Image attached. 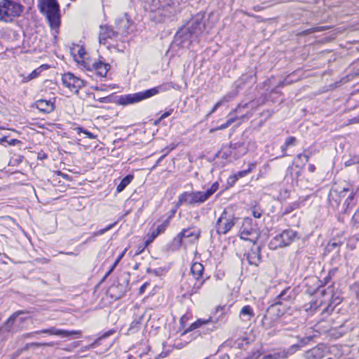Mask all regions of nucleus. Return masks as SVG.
Instances as JSON below:
<instances>
[{
    "label": "nucleus",
    "mask_w": 359,
    "mask_h": 359,
    "mask_svg": "<svg viewBox=\"0 0 359 359\" xmlns=\"http://www.w3.org/2000/svg\"><path fill=\"white\" fill-rule=\"evenodd\" d=\"M252 219L246 217L243 219L242 226L240 229V236L241 239L243 240H249L253 241L255 238H257V236H253L254 234H256L254 229L252 227Z\"/></svg>",
    "instance_id": "obj_13"
},
{
    "label": "nucleus",
    "mask_w": 359,
    "mask_h": 359,
    "mask_svg": "<svg viewBox=\"0 0 359 359\" xmlns=\"http://www.w3.org/2000/svg\"><path fill=\"white\" fill-rule=\"evenodd\" d=\"M151 11L161 15L169 16L175 11V4L172 0H152Z\"/></svg>",
    "instance_id": "obj_8"
},
{
    "label": "nucleus",
    "mask_w": 359,
    "mask_h": 359,
    "mask_svg": "<svg viewBox=\"0 0 359 359\" xmlns=\"http://www.w3.org/2000/svg\"><path fill=\"white\" fill-rule=\"evenodd\" d=\"M204 267L202 264L199 262H195L191 267V276L196 278V279H203V273Z\"/></svg>",
    "instance_id": "obj_25"
},
{
    "label": "nucleus",
    "mask_w": 359,
    "mask_h": 359,
    "mask_svg": "<svg viewBox=\"0 0 359 359\" xmlns=\"http://www.w3.org/2000/svg\"><path fill=\"white\" fill-rule=\"evenodd\" d=\"M207 201L203 191H185L178 197L176 206L185 204L187 205H195L203 203Z\"/></svg>",
    "instance_id": "obj_7"
},
{
    "label": "nucleus",
    "mask_w": 359,
    "mask_h": 359,
    "mask_svg": "<svg viewBox=\"0 0 359 359\" xmlns=\"http://www.w3.org/2000/svg\"><path fill=\"white\" fill-rule=\"evenodd\" d=\"M228 127H229L228 123H224L220 125L219 126H217L215 128H212L210 132V133H213V132L217 131V130H222L227 128Z\"/></svg>",
    "instance_id": "obj_44"
},
{
    "label": "nucleus",
    "mask_w": 359,
    "mask_h": 359,
    "mask_svg": "<svg viewBox=\"0 0 359 359\" xmlns=\"http://www.w3.org/2000/svg\"><path fill=\"white\" fill-rule=\"evenodd\" d=\"M161 90V86H157L136 93L121 95L118 98V103L122 105L134 104L157 95Z\"/></svg>",
    "instance_id": "obj_5"
},
{
    "label": "nucleus",
    "mask_w": 359,
    "mask_h": 359,
    "mask_svg": "<svg viewBox=\"0 0 359 359\" xmlns=\"http://www.w3.org/2000/svg\"><path fill=\"white\" fill-rule=\"evenodd\" d=\"M349 191L350 189L348 188H344L340 191L335 189L330 190L328 194V201L330 208L334 211L339 208L341 199L346 196V194Z\"/></svg>",
    "instance_id": "obj_12"
},
{
    "label": "nucleus",
    "mask_w": 359,
    "mask_h": 359,
    "mask_svg": "<svg viewBox=\"0 0 359 359\" xmlns=\"http://www.w3.org/2000/svg\"><path fill=\"white\" fill-rule=\"evenodd\" d=\"M63 85L74 93L77 94L80 88L85 86L83 80L76 77L73 74L68 72L62 75Z\"/></svg>",
    "instance_id": "obj_10"
},
{
    "label": "nucleus",
    "mask_w": 359,
    "mask_h": 359,
    "mask_svg": "<svg viewBox=\"0 0 359 359\" xmlns=\"http://www.w3.org/2000/svg\"><path fill=\"white\" fill-rule=\"evenodd\" d=\"M115 224H116V222L108 225L107 227H105L102 229H100L96 232H94L93 233V236L96 237V236H101V235L104 234L105 232H107V231L112 229L115 226Z\"/></svg>",
    "instance_id": "obj_37"
},
{
    "label": "nucleus",
    "mask_w": 359,
    "mask_h": 359,
    "mask_svg": "<svg viewBox=\"0 0 359 359\" xmlns=\"http://www.w3.org/2000/svg\"><path fill=\"white\" fill-rule=\"evenodd\" d=\"M75 130L77 132V134H79V135H80L81 133L85 134L86 135V137H88L89 139L94 140V139L97 138V135L89 132L88 130H87L86 129H85L83 128L78 127V128H75Z\"/></svg>",
    "instance_id": "obj_33"
},
{
    "label": "nucleus",
    "mask_w": 359,
    "mask_h": 359,
    "mask_svg": "<svg viewBox=\"0 0 359 359\" xmlns=\"http://www.w3.org/2000/svg\"><path fill=\"white\" fill-rule=\"evenodd\" d=\"M39 8L46 15L51 28H57L60 24L59 4L56 0H39Z\"/></svg>",
    "instance_id": "obj_3"
},
{
    "label": "nucleus",
    "mask_w": 359,
    "mask_h": 359,
    "mask_svg": "<svg viewBox=\"0 0 359 359\" xmlns=\"http://www.w3.org/2000/svg\"><path fill=\"white\" fill-rule=\"evenodd\" d=\"M246 257L250 265L257 266L261 262L260 248L257 247L255 249H252L246 255Z\"/></svg>",
    "instance_id": "obj_22"
},
{
    "label": "nucleus",
    "mask_w": 359,
    "mask_h": 359,
    "mask_svg": "<svg viewBox=\"0 0 359 359\" xmlns=\"http://www.w3.org/2000/svg\"><path fill=\"white\" fill-rule=\"evenodd\" d=\"M297 236L296 231L288 229L277 235L270 243L271 248H282L289 245Z\"/></svg>",
    "instance_id": "obj_9"
},
{
    "label": "nucleus",
    "mask_w": 359,
    "mask_h": 359,
    "mask_svg": "<svg viewBox=\"0 0 359 359\" xmlns=\"http://www.w3.org/2000/svg\"><path fill=\"white\" fill-rule=\"evenodd\" d=\"M133 179V175H128L126 176L123 179H122L121 182L118 184V186L116 187V191L118 193H120L122 191H123L124 189L132 182Z\"/></svg>",
    "instance_id": "obj_28"
},
{
    "label": "nucleus",
    "mask_w": 359,
    "mask_h": 359,
    "mask_svg": "<svg viewBox=\"0 0 359 359\" xmlns=\"http://www.w3.org/2000/svg\"><path fill=\"white\" fill-rule=\"evenodd\" d=\"M100 29L99 41L100 43L106 44L108 39H113L118 34L116 31L107 25H101Z\"/></svg>",
    "instance_id": "obj_18"
},
{
    "label": "nucleus",
    "mask_w": 359,
    "mask_h": 359,
    "mask_svg": "<svg viewBox=\"0 0 359 359\" xmlns=\"http://www.w3.org/2000/svg\"><path fill=\"white\" fill-rule=\"evenodd\" d=\"M36 107L43 113H50L54 110V103L50 100L43 99L39 100L35 103Z\"/></svg>",
    "instance_id": "obj_23"
},
{
    "label": "nucleus",
    "mask_w": 359,
    "mask_h": 359,
    "mask_svg": "<svg viewBox=\"0 0 359 359\" xmlns=\"http://www.w3.org/2000/svg\"><path fill=\"white\" fill-rule=\"evenodd\" d=\"M23 6L12 0L0 1V20L11 22L15 18L19 17L23 12Z\"/></svg>",
    "instance_id": "obj_4"
},
{
    "label": "nucleus",
    "mask_w": 359,
    "mask_h": 359,
    "mask_svg": "<svg viewBox=\"0 0 359 359\" xmlns=\"http://www.w3.org/2000/svg\"><path fill=\"white\" fill-rule=\"evenodd\" d=\"M86 54V53L84 48L80 47L78 50L77 56L75 59L78 63L82 62V65L83 67L85 65L84 63H88L87 62L84 61Z\"/></svg>",
    "instance_id": "obj_31"
},
{
    "label": "nucleus",
    "mask_w": 359,
    "mask_h": 359,
    "mask_svg": "<svg viewBox=\"0 0 359 359\" xmlns=\"http://www.w3.org/2000/svg\"><path fill=\"white\" fill-rule=\"evenodd\" d=\"M5 142L8 143L7 137L4 136L0 138V144H4Z\"/></svg>",
    "instance_id": "obj_57"
},
{
    "label": "nucleus",
    "mask_w": 359,
    "mask_h": 359,
    "mask_svg": "<svg viewBox=\"0 0 359 359\" xmlns=\"http://www.w3.org/2000/svg\"><path fill=\"white\" fill-rule=\"evenodd\" d=\"M312 339H313V337H306V338L303 339L302 340V342L304 343V344H306V342L310 341L311 340H312Z\"/></svg>",
    "instance_id": "obj_60"
},
{
    "label": "nucleus",
    "mask_w": 359,
    "mask_h": 359,
    "mask_svg": "<svg viewBox=\"0 0 359 359\" xmlns=\"http://www.w3.org/2000/svg\"><path fill=\"white\" fill-rule=\"evenodd\" d=\"M194 236L196 238H198L199 236V233H196L195 231L191 229H187L182 230L177 236V238L181 242L182 238H190Z\"/></svg>",
    "instance_id": "obj_27"
},
{
    "label": "nucleus",
    "mask_w": 359,
    "mask_h": 359,
    "mask_svg": "<svg viewBox=\"0 0 359 359\" xmlns=\"http://www.w3.org/2000/svg\"><path fill=\"white\" fill-rule=\"evenodd\" d=\"M300 348V346L298 344L292 345L290 347L287 353H275L273 354H269L264 356L266 359H284L287 358V354L290 353V354H292L296 351L299 350Z\"/></svg>",
    "instance_id": "obj_24"
},
{
    "label": "nucleus",
    "mask_w": 359,
    "mask_h": 359,
    "mask_svg": "<svg viewBox=\"0 0 359 359\" xmlns=\"http://www.w3.org/2000/svg\"><path fill=\"white\" fill-rule=\"evenodd\" d=\"M115 330H110L106 332H104L102 336H100V337H98L95 341V342H93V344H91L90 345H89L88 346H86L83 348L84 351H86V350H88L90 348H94L97 344H98V341L101 339H106L108 337L112 335L113 334L115 333Z\"/></svg>",
    "instance_id": "obj_29"
},
{
    "label": "nucleus",
    "mask_w": 359,
    "mask_h": 359,
    "mask_svg": "<svg viewBox=\"0 0 359 359\" xmlns=\"http://www.w3.org/2000/svg\"><path fill=\"white\" fill-rule=\"evenodd\" d=\"M47 158V155L44 153H39L38 155V158L42 160Z\"/></svg>",
    "instance_id": "obj_59"
},
{
    "label": "nucleus",
    "mask_w": 359,
    "mask_h": 359,
    "mask_svg": "<svg viewBox=\"0 0 359 359\" xmlns=\"http://www.w3.org/2000/svg\"><path fill=\"white\" fill-rule=\"evenodd\" d=\"M35 333L36 334L43 333V334H48L50 335H57V336H61L63 337H69L71 335H74V334L79 335V334H81V331H76V330L68 331V330H65L57 329L55 327H51L48 329H44V330H41L39 331H36Z\"/></svg>",
    "instance_id": "obj_16"
},
{
    "label": "nucleus",
    "mask_w": 359,
    "mask_h": 359,
    "mask_svg": "<svg viewBox=\"0 0 359 359\" xmlns=\"http://www.w3.org/2000/svg\"><path fill=\"white\" fill-rule=\"evenodd\" d=\"M172 215L169 216L161 225L157 226L156 229L158 230V231L160 233H163L165 231V229H167V227L169 226L170 221V219L172 218Z\"/></svg>",
    "instance_id": "obj_35"
},
{
    "label": "nucleus",
    "mask_w": 359,
    "mask_h": 359,
    "mask_svg": "<svg viewBox=\"0 0 359 359\" xmlns=\"http://www.w3.org/2000/svg\"><path fill=\"white\" fill-rule=\"evenodd\" d=\"M297 158V159L302 160L303 161V165L307 163L309 160V156L305 154H298Z\"/></svg>",
    "instance_id": "obj_41"
},
{
    "label": "nucleus",
    "mask_w": 359,
    "mask_h": 359,
    "mask_svg": "<svg viewBox=\"0 0 359 359\" xmlns=\"http://www.w3.org/2000/svg\"><path fill=\"white\" fill-rule=\"evenodd\" d=\"M176 147V145L175 144H171L170 145H169L168 147H165L163 151H166V154H168L169 152H170L171 151H172L173 149H175Z\"/></svg>",
    "instance_id": "obj_47"
},
{
    "label": "nucleus",
    "mask_w": 359,
    "mask_h": 359,
    "mask_svg": "<svg viewBox=\"0 0 359 359\" xmlns=\"http://www.w3.org/2000/svg\"><path fill=\"white\" fill-rule=\"evenodd\" d=\"M41 344L37 342H34L30 344L31 346L34 347H40Z\"/></svg>",
    "instance_id": "obj_64"
},
{
    "label": "nucleus",
    "mask_w": 359,
    "mask_h": 359,
    "mask_svg": "<svg viewBox=\"0 0 359 359\" xmlns=\"http://www.w3.org/2000/svg\"><path fill=\"white\" fill-rule=\"evenodd\" d=\"M205 327H206V330L208 332H212L216 328L215 324L212 323V318H209L205 320L198 319L196 322H194L189 326V327L185 331V332H189L196 329L203 328Z\"/></svg>",
    "instance_id": "obj_15"
},
{
    "label": "nucleus",
    "mask_w": 359,
    "mask_h": 359,
    "mask_svg": "<svg viewBox=\"0 0 359 359\" xmlns=\"http://www.w3.org/2000/svg\"><path fill=\"white\" fill-rule=\"evenodd\" d=\"M237 119V116H231L230 118H228V120L226 121V123H228V125L230 126L233 123L235 122V121Z\"/></svg>",
    "instance_id": "obj_49"
},
{
    "label": "nucleus",
    "mask_w": 359,
    "mask_h": 359,
    "mask_svg": "<svg viewBox=\"0 0 359 359\" xmlns=\"http://www.w3.org/2000/svg\"><path fill=\"white\" fill-rule=\"evenodd\" d=\"M20 141L17 139H11L10 140H8V144L10 145H15L17 143H19Z\"/></svg>",
    "instance_id": "obj_51"
},
{
    "label": "nucleus",
    "mask_w": 359,
    "mask_h": 359,
    "mask_svg": "<svg viewBox=\"0 0 359 359\" xmlns=\"http://www.w3.org/2000/svg\"><path fill=\"white\" fill-rule=\"evenodd\" d=\"M241 315L247 316L248 320H250L254 316V312L250 306H245L241 310Z\"/></svg>",
    "instance_id": "obj_32"
},
{
    "label": "nucleus",
    "mask_w": 359,
    "mask_h": 359,
    "mask_svg": "<svg viewBox=\"0 0 359 359\" xmlns=\"http://www.w3.org/2000/svg\"><path fill=\"white\" fill-rule=\"evenodd\" d=\"M327 29V27H312V28H310V29H308L306 30H304L303 32H302V34L304 35H307V34H311V33H313V32H322V31H324Z\"/></svg>",
    "instance_id": "obj_36"
},
{
    "label": "nucleus",
    "mask_w": 359,
    "mask_h": 359,
    "mask_svg": "<svg viewBox=\"0 0 359 359\" xmlns=\"http://www.w3.org/2000/svg\"><path fill=\"white\" fill-rule=\"evenodd\" d=\"M350 194L346 196L342 206L341 212L344 214L348 213L350 210L353 209L356 205L355 194L353 189L349 191Z\"/></svg>",
    "instance_id": "obj_20"
},
{
    "label": "nucleus",
    "mask_w": 359,
    "mask_h": 359,
    "mask_svg": "<svg viewBox=\"0 0 359 359\" xmlns=\"http://www.w3.org/2000/svg\"><path fill=\"white\" fill-rule=\"evenodd\" d=\"M84 64V68L90 72L94 71L98 76L102 77H104L107 75L110 68L109 64L102 62L101 61Z\"/></svg>",
    "instance_id": "obj_14"
},
{
    "label": "nucleus",
    "mask_w": 359,
    "mask_h": 359,
    "mask_svg": "<svg viewBox=\"0 0 359 359\" xmlns=\"http://www.w3.org/2000/svg\"><path fill=\"white\" fill-rule=\"evenodd\" d=\"M116 29L118 34L126 35L129 33L130 27V21L128 18V15L124 14L121 18L116 20Z\"/></svg>",
    "instance_id": "obj_17"
},
{
    "label": "nucleus",
    "mask_w": 359,
    "mask_h": 359,
    "mask_svg": "<svg viewBox=\"0 0 359 359\" xmlns=\"http://www.w3.org/2000/svg\"><path fill=\"white\" fill-rule=\"evenodd\" d=\"M299 207V204L297 203H294L292 205H291V210H293V209H296Z\"/></svg>",
    "instance_id": "obj_62"
},
{
    "label": "nucleus",
    "mask_w": 359,
    "mask_h": 359,
    "mask_svg": "<svg viewBox=\"0 0 359 359\" xmlns=\"http://www.w3.org/2000/svg\"><path fill=\"white\" fill-rule=\"evenodd\" d=\"M204 283L203 279H196L189 276L183 283L182 288L185 292V294L192 295L200 290Z\"/></svg>",
    "instance_id": "obj_11"
},
{
    "label": "nucleus",
    "mask_w": 359,
    "mask_h": 359,
    "mask_svg": "<svg viewBox=\"0 0 359 359\" xmlns=\"http://www.w3.org/2000/svg\"><path fill=\"white\" fill-rule=\"evenodd\" d=\"M289 147L288 146H286V144L284 143V144L281 147V151L283 152V156H287V154H286V150Z\"/></svg>",
    "instance_id": "obj_50"
},
{
    "label": "nucleus",
    "mask_w": 359,
    "mask_h": 359,
    "mask_svg": "<svg viewBox=\"0 0 359 359\" xmlns=\"http://www.w3.org/2000/svg\"><path fill=\"white\" fill-rule=\"evenodd\" d=\"M297 294L294 289L287 287L284 289L273 300V302L268 308L267 313L262 319V325L266 328L271 325L267 323L270 315H276L277 318L283 316L287 309V304L292 302L296 298Z\"/></svg>",
    "instance_id": "obj_2"
},
{
    "label": "nucleus",
    "mask_w": 359,
    "mask_h": 359,
    "mask_svg": "<svg viewBox=\"0 0 359 359\" xmlns=\"http://www.w3.org/2000/svg\"><path fill=\"white\" fill-rule=\"evenodd\" d=\"M350 123H359V116L355 117L349 121Z\"/></svg>",
    "instance_id": "obj_56"
},
{
    "label": "nucleus",
    "mask_w": 359,
    "mask_h": 359,
    "mask_svg": "<svg viewBox=\"0 0 359 359\" xmlns=\"http://www.w3.org/2000/svg\"><path fill=\"white\" fill-rule=\"evenodd\" d=\"M24 313L22 311H18L15 312L13 315H11L7 320L4 323L3 327L1 328V332H13V327L14 324L17 321V318L20 315Z\"/></svg>",
    "instance_id": "obj_21"
},
{
    "label": "nucleus",
    "mask_w": 359,
    "mask_h": 359,
    "mask_svg": "<svg viewBox=\"0 0 359 359\" xmlns=\"http://www.w3.org/2000/svg\"><path fill=\"white\" fill-rule=\"evenodd\" d=\"M237 180H234L233 175H231L228 179V183L232 186Z\"/></svg>",
    "instance_id": "obj_54"
},
{
    "label": "nucleus",
    "mask_w": 359,
    "mask_h": 359,
    "mask_svg": "<svg viewBox=\"0 0 359 359\" xmlns=\"http://www.w3.org/2000/svg\"><path fill=\"white\" fill-rule=\"evenodd\" d=\"M41 73V70L39 69H34L32 72L29 74L27 76L23 78L22 81L24 83L28 82L34 79H36Z\"/></svg>",
    "instance_id": "obj_34"
},
{
    "label": "nucleus",
    "mask_w": 359,
    "mask_h": 359,
    "mask_svg": "<svg viewBox=\"0 0 359 359\" xmlns=\"http://www.w3.org/2000/svg\"><path fill=\"white\" fill-rule=\"evenodd\" d=\"M219 189V183L217 182H214L212 186L208 189L203 194L208 200L211 196H212Z\"/></svg>",
    "instance_id": "obj_30"
},
{
    "label": "nucleus",
    "mask_w": 359,
    "mask_h": 359,
    "mask_svg": "<svg viewBox=\"0 0 359 359\" xmlns=\"http://www.w3.org/2000/svg\"><path fill=\"white\" fill-rule=\"evenodd\" d=\"M238 218L233 215L229 214L224 210L220 217L217 219L215 229L218 235L226 234L236 224Z\"/></svg>",
    "instance_id": "obj_6"
},
{
    "label": "nucleus",
    "mask_w": 359,
    "mask_h": 359,
    "mask_svg": "<svg viewBox=\"0 0 359 359\" xmlns=\"http://www.w3.org/2000/svg\"><path fill=\"white\" fill-rule=\"evenodd\" d=\"M168 154L166 153H165L163 156H161L157 161L156 165H158L160 163V162L165 157V156H167Z\"/></svg>",
    "instance_id": "obj_61"
},
{
    "label": "nucleus",
    "mask_w": 359,
    "mask_h": 359,
    "mask_svg": "<svg viewBox=\"0 0 359 359\" xmlns=\"http://www.w3.org/2000/svg\"><path fill=\"white\" fill-rule=\"evenodd\" d=\"M255 168V164L254 163H250L248 165V169H250V172Z\"/></svg>",
    "instance_id": "obj_63"
},
{
    "label": "nucleus",
    "mask_w": 359,
    "mask_h": 359,
    "mask_svg": "<svg viewBox=\"0 0 359 359\" xmlns=\"http://www.w3.org/2000/svg\"><path fill=\"white\" fill-rule=\"evenodd\" d=\"M252 215L255 217V218H259L261 217L262 216V212L258 210H256V209H254L252 210Z\"/></svg>",
    "instance_id": "obj_48"
},
{
    "label": "nucleus",
    "mask_w": 359,
    "mask_h": 359,
    "mask_svg": "<svg viewBox=\"0 0 359 359\" xmlns=\"http://www.w3.org/2000/svg\"><path fill=\"white\" fill-rule=\"evenodd\" d=\"M40 347L41 346H55V343L54 342H47V343H40Z\"/></svg>",
    "instance_id": "obj_53"
},
{
    "label": "nucleus",
    "mask_w": 359,
    "mask_h": 359,
    "mask_svg": "<svg viewBox=\"0 0 359 359\" xmlns=\"http://www.w3.org/2000/svg\"><path fill=\"white\" fill-rule=\"evenodd\" d=\"M161 234L158 230L156 229L154 231H153L152 232H151L148 236V239L146 241V245H149V243H151V242H153V241L159 235Z\"/></svg>",
    "instance_id": "obj_38"
},
{
    "label": "nucleus",
    "mask_w": 359,
    "mask_h": 359,
    "mask_svg": "<svg viewBox=\"0 0 359 359\" xmlns=\"http://www.w3.org/2000/svg\"><path fill=\"white\" fill-rule=\"evenodd\" d=\"M124 253H125V251L123 252L118 257L117 259H116V261L114 262V265H117L118 264V262H120V260L122 259V257H123L124 255Z\"/></svg>",
    "instance_id": "obj_55"
},
{
    "label": "nucleus",
    "mask_w": 359,
    "mask_h": 359,
    "mask_svg": "<svg viewBox=\"0 0 359 359\" xmlns=\"http://www.w3.org/2000/svg\"><path fill=\"white\" fill-rule=\"evenodd\" d=\"M351 222L353 223V225L359 224V208L352 217Z\"/></svg>",
    "instance_id": "obj_43"
},
{
    "label": "nucleus",
    "mask_w": 359,
    "mask_h": 359,
    "mask_svg": "<svg viewBox=\"0 0 359 359\" xmlns=\"http://www.w3.org/2000/svg\"><path fill=\"white\" fill-rule=\"evenodd\" d=\"M249 104H250V103H245L244 104H238V107H236V109L233 111H232L229 114V116H231L233 112L238 113L241 111V110L242 109H245V108L248 107Z\"/></svg>",
    "instance_id": "obj_40"
},
{
    "label": "nucleus",
    "mask_w": 359,
    "mask_h": 359,
    "mask_svg": "<svg viewBox=\"0 0 359 359\" xmlns=\"http://www.w3.org/2000/svg\"><path fill=\"white\" fill-rule=\"evenodd\" d=\"M324 355L325 347L323 345H317L304 353V357L306 359H322Z\"/></svg>",
    "instance_id": "obj_19"
},
{
    "label": "nucleus",
    "mask_w": 359,
    "mask_h": 359,
    "mask_svg": "<svg viewBox=\"0 0 359 359\" xmlns=\"http://www.w3.org/2000/svg\"><path fill=\"white\" fill-rule=\"evenodd\" d=\"M141 320H142V317L140 318L139 319L137 320H134L131 325H130V329H133V328H135L136 327H138V325L140 324L141 323Z\"/></svg>",
    "instance_id": "obj_46"
},
{
    "label": "nucleus",
    "mask_w": 359,
    "mask_h": 359,
    "mask_svg": "<svg viewBox=\"0 0 359 359\" xmlns=\"http://www.w3.org/2000/svg\"><path fill=\"white\" fill-rule=\"evenodd\" d=\"M250 172V169H247V170L239 171L237 173L233 175L234 180H238L239 178L246 176Z\"/></svg>",
    "instance_id": "obj_39"
},
{
    "label": "nucleus",
    "mask_w": 359,
    "mask_h": 359,
    "mask_svg": "<svg viewBox=\"0 0 359 359\" xmlns=\"http://www.w3.org/2000/svg\"><path fill=\"white\" fill-rule=\"evenodd\" d=\"M237 95H238V91H233V92H231V93L226 95V96H224L222 100L217 102L215 104V106L210 111L209 115L213 114L218 109V107H219L222 104V103L224 102H229L232 98L235 97Z\"/></svg>",
    "instance_id": "obj_26"
},
{
    "label": "nucleus",
    "mask_w": 359,
    "mask_h": 359,
    "mask_svg": "<svg viewBox=\"0 0 359 359\" xmlns=\"http://www.w3.org/2000/svg\"><path fill=\"white\" fill-rule=\"evenodd\" d=\"M308 170H309V172H313L315 171V170H316V168H315L314 165L310 164L308 166Z\"/></svg>",
    "instance_id": "obj_58"
},
{
    "label": "nucleus",
    "mask_w": 359,
    "mask_h": 359,
    "mask_svg": "<svg viewBox=\"0 0 359 359\" xmlns=\"http://www.w3.org/2000/svg\"><path fill=\"white\" fill-rule=\"evenodd\" d=\"M337 271V269H334L332 270H331L330 272H329V276L328 277H326L325 278V280H326V283H327L328 280L331 278V276H333L335 272Z\"/></svg>",
    "instance_id": "obj_52"
},
{
    "label": "nucleus",
    "mask_w": 359,
    "mask_h": 359,
    "mask_svg": "<svg viewBox=\"0 0 359 359\" xmlns=\"http://www.w3.org/2000/svg\"><path fill=\"white\" fill-rule=\"evenodd\" d=\"M172 112H173V109H170L169 110L166 111L160 116V120H163V119L168 117L169 116H170L172 114Z\"/></svg>",
    "instance_id": "obj_45"
},
{
    "label": "nucleus",
    "mask_w": 359,
    "mask_h": 359,
    "mask_svg": "<svg viewBox=\"0 0 359 359\" xmlns=\"http://www.w3.org/2000/svg\"><path fill=\"white\" fill-rule=\"evenodd\" d=\"M204 29L203 17L201 15L194 16L178 29L175 34L172 46L189 48L190 45L201 35Z\"/></svg>",
    "instance_id": "obj_1"
},
{
    "label": "nucleus",
    "mask_w": 359,
    "mask_h": 359,
    "mask_svg": "<svg viewBox=\"0 0 359 359\" xmlns=\"http://www.w3.org/2000/svg\"><path fill=\"white\" fill-rule=\"evenodd\" d=\"M285 143L286 144V146L290 147L295 145L296 143V138L294 137H288L286 140Z\"/></svg>",
    "instance_id": "obj_42"
}]
</instances>
